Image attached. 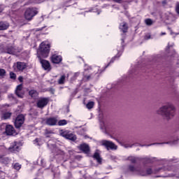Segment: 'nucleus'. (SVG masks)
Wrapping results in <instances>:
<instances>
[{
  "label": "nucleus",
  "mask_w": 179,
  "mask_h": 179,
  "mask_svg": "<svg viewBox=\"0 0 179 179\" xmlns=\"http://www.w3.org/2000/svg\"><path fill=\"white\" fill-rule=\"evenodd\" d=\"M120 29L123 31V33H127L128 30V24L127 23H121L120 24Z\"/></svg>",
  "instance_id": "19"
},
{
  "label": "nucleus",
  "mask_w": 179,
  "mask_h": 179,
  "mask_svg": "<svg viewBox=\"0 0 179 179\" xmlns=\"http://www.w3.org/2000/svg\"><path fill=\"white\" fill-rule=\"evenodd\" d=\"M13 167L15 170H20L22 165L20 164V163H15V164L13 165Z\"/></svg>",
  "instance_id": "29"
},
{
  "label": "nucleus",
  "mask_w": 179,
  "mask_h": 179,
  "mask_svg": "<svg viewBox=\"0 0 179 179\" xmlns=\"http://www.w3.org/2000/svg\"><path fill=\"white\" fill-rule=\"evenodd\" d=\"M37 9H35L34 8L27 9L24 13V17L27 20H31L36 15H37Z\"/></svg>",
  "instance_id": "5"
},
{
  "label": "nucleus",
  "mask_w": 179,
  "mask_h": 179,
  "mask_svg": "<svg viewBox=\"0 0 179 179\" xmlns=\"http://www.w3.org/2000/svg\"><path fill=\"white\" fill-rule=\"evenodd\" d=\"M94 162L98 163V164H101L102 163L101 157H94Z\"/></svg>",
  "instance_id": "27"
},
{
  "label": "nucleus",
  "mask_w": 179,
  "mask_h": 179,
  "mask_svg": "<svg viewBox=\"0 0 179 179\" xmlns=\"http://www.w3.org/2000/svg\"><path fill=\"white\" fill-rule=\"evenodd\" d=\"M18 79H19L20 82H22V80H23L22 76H20V77L18 78Z\"/></svg>",
  "instance_id": "44"
},
{
  "label": "nucleus",
  "mask_w": 179,
  "mask_h": 179,
  "mask_svg": "<svg viewBox=\"0 0 179 179\" xmlns=\"http://www.w3.org/2000/svg\"><path fill=\"white\" fill-rule=\"evenodd\" d=\"M78 149L84 152V153H89L90 152V146L87 143H82L78 146Z\"/></svg>",
  "instance_id": "16"
},
{
  "label": "nucleus",
  "mask_w": 179,
  "mask_h": 179,
  "mask_svg": "<svg viewBox=\"0 0 179 179\" xmlns=\"http://www.w3.org/2000/svg\"><path fill=\"white\" fill-rule=\"evenodd\" d=\"M58 124L60 126H62V125H66L67 121H66V120H60V121H59Z\"/></svg>",
  "instance_id": "31"
},
{
  "label": "nucleus",
  "mask_w": 179,
  "mask_h": 179,
  "mask_svg": "<svg viewBox=\"0 0 179 179\" xmlns=\"http://www.w3.org/2000/svg\"><path fill=\"white\" fill-rule=\"evenodd\" d=\"M4 159L3 157L0 158V162H2L3 163L8 164V161L3 162Z\"/></svg>",
  "instance_id": "42"
},
{
  "label": "nucleus",
  "mask_w": 179,
  "mask_h": 179,
  "mask_svg": "<svg viewBox=\"0 0 179 179\" xmlns=\"http://www.w3.org/2000/svg\"><path fill=\"white\" fill-rule=\"evenodd\" d=\"M101 144L103 146H105V148H106L108 150H116L117 149V145H115V143H114L111 141H101Z\"/></svg>",
  "instance_id": "6"
},
{
  "label": "nucleus",
  "mask_w": 179,
  "mask_h": 179,
  "mask_svg": "<svg viewBox=\"0 0 179 179\" xmlns=\"http://www.w3.org/2000/svg\"><path fill=\"white\" fill-rule=\"evenodd\" d=\"M24 122V117L22 115H17L15 121L16 128H20Z\"/></svg>",
  "instance_id": "9"
},
{
  "label": "nucleus",
  "mask_w": 179,
  "mask_h": 179,
  "mask_svg": "<svg viewBox=\"0 0 179 179\" xmlns=\"http://www.w3.org/2000/svg\"><path fill=\"white\" fill-rule=\"evenodd\" d=\"M92 69V68H89L88 69V66L87 65L85 66V69H84V79L87 78V80H88L90 78V76H87V72L88 71H90Z\"/></svg>",
  "instance_id": "20"
},
{
  "label": "nucleus",
  "mask_w": 179,
  "mask_h": 179,
  "mask_svg": "<svg viewBox=\"0 0 179 179\" xmlns=\"http://www.w3.org/2000/svg\"><path fill=\"white\" fill-rule=\"evenodd\" d=\"M29 95L33 99H36V97H38V92H36V90H30Z\"/></svg>",
  "instance_id": "22"
},
{
  "label": "nucleus",
  "mask_w": 179,
  "mask_h": 179,
  "mask_svg": "<svg viewBox=\"0 0 179 179\" xmlns=\"http://www.w3.org/2000/svg\"><path fill=\"white\" fill-rule=\"evenodd\" d=\"M71 0H66V2H71Z\"/></svg>",
  "instance_id": "52"
},
{
  "label": "nucleus",
  "mask_w": 179,
  "mask_h": 179,
  "mask_svg": "<svg viewBox=\"0 0 179 179\" xmlns=\"http://www.w3.org/2000/svg\"><path fill=\"white\" fill-rule=\"evenodd\" d=\"M9 27V23L6 22H0V30H7Z\"/></svg>",
  "instance_id": "18"
},
{
  "label": "nucleus",
  "mask_w": 179,
  "mask_h": 179,
  "mask_svg": "<svg viewBox=\"0 0 179 179\" xmlns=\"http://www.w3.org/2000/svg\"><path fill=\"white\" fill-rule=\"evenodd\" d=\"M41 64L43 68V69H45V71H51V66H50V64L48 61H46V59H41Z\"/></svg>",
  "instance_id": "11"
},
{
  "label": "nucleus",
  "mask_w": 179,
  "mask_h": 179,
  "mask_svg": "<svg viewBox=\"0 0 179 179\" xmlns=\"http://www.w3.org/2000/svg\"><path fill=\"white\" fill-rule=\"evenodd\" d=\"M145 23L148 25V26H151L153 23L152 20L151 19H146L145 20Z\"/></svg>",
  "instance_id": "30"
},
{
  "label": "nucleus",
  "mask_w": 179,
  "mask_h": 179,
  "mask_svg": "<svg viewBox=\"0 0 179 179\" xmlns=\"http://www.w3.org/2000/svg\"><path fill=\"white\" fill-rule=\"evenodd\" d=\"M52 131H48V129H45V135L46 138H49L50 136V134H52Z\"/></svg>",
  "instance_id": "34"
},
{
  "label": "nucleus",
  "mask_w": 179,
  "mask_h": 179,
  "mask_svg": "<svg viewBox=\"0 0 179 179\" xmlns=\"http://www.w3.org/2000/svg\"><path fill=\"white\" fill-rule=\"evenodd\" d=\"M12 115L11 113L9 112H6V113H3L2 115H1V118L3 120H8V118H10Z\"/></svg>",
  "instance_id": "21"
},
{
  "label": "nucleus",
  "mask_w": 179,
  "mask_h": 179,
  "mask_svg": "<svg viewBox=\"0 0 179 179\" xmlns=\"http://www.w3.org/2000/svg\"><path fill=\"white\" fill-rule=\"evenodd\" d=\"M80 73L78 72H77L76 73H74V76L73 78V79H76V78H77V76H79Z\"/></svg>",
  "instance_id": "41"
},
{
  "label": "nucleus",
  "mask_w": 179,
  "mask_h": 179,
  "mask_svg": "<svg viewBox=\"0 0 179 179\" xmlns=\"http://www.w3.org/2000/svg\"><path fill=\"white\" fill-rule=\"evenodd\" d=\"M48 146H50V143H48Z\"/></svg>",
  "instance_id": "53"
},
{
  "label": "nucleus",
  "mask_w": 179,
  "mask_h": 179,
  "mask_svg": "<svg viewBox=\"0 0 179 179\" xmlns=\"http://www.w3.org/2000/svg\"><path fill=\"white\" fill-rule=\"evenodd\" d=\"M116 2H120L121 0H115Z\"/></svg>",
  "instance_id": "51"
},
{
  "label": "nucleus",
  "mask_w": 179,
  "mask_h": 179,
  "mask_svg": "<svg viewBox=\"0 0 179 179\" xmlns=\"http://www.w3.org/2000/svg\"><path fill=\"white\" fill-rule=\"evenodd\" d=\"M173 45H174L173 43H172L171 44L169 43L167 48H171L172 47H173Z\"/></svg>",
  "instance_id": "40"
},
{
  "label": "nucleus",
  "mask_w": 179,
  "mask_h": 179,
  "mask_svg": "<svg viewBox=\"0 0 179 179\" xmlns=\"http://www.w3.org/2000/svg\"><path fill=\"white\" fill-rule=\"evenodd\" d=\"M7 52L8 54H16L17 51L16 49L15 48V47H9L8 48H7Z\"/></svg>",
  "instance_id": "23"
},
{
  "label": "nucleus",
  "mask_w": 179,
  "mask_h": 179,
  "mask_svg": "<svg viewBox=\"0 0 179 179\" xmlns=\"http://www.w3.org/2000/svg\"><path fill=\"white\" fill-rule=\"evenodd\" d=\"M49 103V99L47 97H41L38 99L36 103V106L38 108H44Z\"/></svg>",
  "instance_id": "7"
},
{
  "label": "nucleus",
  "mask_w": 179,
  "mask_h": 179,
  "mask_svg": "<svg viewBox=\"0 0 179 179\" xmlns=\"http://www.w3.org/2000/svg\"><path fill=\"white\" fill-rule=\"evenodd\" d=\"M101 155V150H96L94 153V157H100Z\"/></svg>",
  "instance_id": "28"
},
{
  "label": "nucleus",
  "mask_w": 179,
  "mask_h": 179,
  "mask_svg": "<svg viewBox=\"0 0 179 179\" xmlns=\"http://www.w3.org/2000/svg\"><path fill=\"white\" fill-rule=\"evenodd\" d=\"M147 173H148V174H151V173H152V170H151V169L148 170Z\"/></svg>",
  "instance_id": "45"
},
{
  "label": "nucleus",
  "mask_w": 179,
  "mask_h": 179,
  "mask_svg": "<svg viewBox=\"0 0 179 179\" xmlns=\"http://www.w3.org/2000/svg\"><path fill=\"white\" fill-rule=\"evenodd\" d=\"M83 131V129H81V131Z\"/></svg>",
  "instance_id": "55"
},
{
  "label": "nucleus",
  "mask_w": 179,
  "mask_h": 179,
  "mask_svg": "<svg viewBox=\"0 0 179 179\" xmlns=\"http://www.w3.org/2000/svg\"><path fill=\"white\" fill-rule=\"evenodd\" d=\"M52 146L54 148L55 150H57V148H56L55 145H52Z\"/></svg>",
  "instance_id": "47"
},
{
  "label": "nucleus",
  "mask_w": 179,
  "mask_h": 179,
  "mask_svg": "<svg viewBox=\"0 0 179 179\" xmlns=\"http://www.w3.org/2000/svg\"><path fill=\"white\" fill-rule=\"evenodd\" d=\"M25 68H27V65L24 62H17V64H15V69L17 71H24Z\"/></svg>",
  "instance_id": "15"
},
{
  "label": "nucleus",
  "mask_w": 179,
  "mask_h": 179,
  "mask_svg": "<svg viewBox=\"0 0 179 179\" xmlns=\"http://www.w3.org/2000/svg\"><path fill=\"white\" fill-rule=\"evenodd\" d=\"M116 141H117V142H119L118 139H116Z\"/></svg>",
  "instance_id": "54"
},
{
  "label": "nucleus",
  "mask_w": 179,
  "mask_h": 179,
  "mask_svg": "<svg viewBox=\"0 0 179 179\" xmlns=\"http://www.w3.org/2000/svg\"><path fill=\"white\" fill-rule=\"evenodd\" d=\"M94 106V101H89L87 104V108L90 110L91 108H93Z\"/></svg>",
  "instance_id": "26"
},
{
  "label": "nucleus",
  "mask_w": 179,
  "mask_h": 179,
  "mask_svg": "<svg viewBox=\"0 0 179 179\" xmlns=\"http://www.w3.org/2000/svg\"><path fill=\"white\" fill-rule=\"evenodd\" d=\"M65 79H66L65 75L62 76L58 80V83L59 85H64V83H65Z\"/></svg>",
  "instance_id": "24"
},
{
  "label": "nucleus",
  "mask_w": 179,
  "mask_h": 179,
  "mask_svg": "<svg viewBox=\"0 0 179 179\" xmlns=\"http://www.w3.org/2000/svg\"><path fill=\"white\" fill-rule=\"evenodd\" d=\"M15 94L17 96V97L23 99L24 96V92L23 90L22 85H18V86H17L15 90Z\"/></svg>",
  "instance_id": "10"
},
{
  "label": "nucleus",
  "mask_w": 179,
  "mask_h": 179,
  "mask_svg": "<svg viewBox=\"0 0 179 179\" xmlns=\"http://www.w3.org/2000/svg\"><path fill=\"white\" fill-rule=\"evenodd\" d=\"M124 40L122 39V45L120 47V48H117V54L116 55H115V57H113V58H111L110 62L108 64V65H106V68H108V66H109V65H110L111 64H113L115 62V61H117V59H119L122 55V53L124 51Z\"/></svg>",
  "instance_id": "4"
},
{
  "label": "nucleus",
  "mask_w": 179,
  "mask_h": 179,
  "mask_svg": "<svg viewBox=\"0 0 179 179\" xmlns=\"http://www.w3.org/2000/svg\"><path fill=\"white\" fill-rule=\"evenodd\" d=\"M51 61L53 64H60L62 61V57L55 54L54 55H52Z\"/></svg>",
  "instance_id": "12"
},
{
  "label": "nucleus",
  "mask_w": 179,
  "mask_h": 179,
  "mask_svg": "<svg viewBox=\"0 0 179 179\" xmlns=\"http://www.w3.org/2000/svg\"><path fill=\"white\" fill-rule=\"evenodd\" d=\"M3 10V6H0V13Z\"/></svg>",
  "instance_id": "46"
},
{
  "label": "nucleus",
  "mask_w": 179,
  "mask_h": 179,
  "mask_svg": "<svg viewBox=\"0 0 179 179\" xmlns=\"http://www.w3.org/2000/svg\"><path fill=\"white\" fill-rule=\"evenodd\" d=\"M10 77L11 79H16V75L15 73H13V72L10 73Z\"/></svg>",
  "instance_id": "37"
},
{
  "label": "nucleus",
  "mask_w": 179,
  "mask_h": 179,
  "mask_svg": "<svg viewBox=\"0 0 179 179\" xmlns=\"http://www.w3.org/2000/svg\"><path fill=\"white\" fill-rule=\"evenodd\" d=\"M35 142H36L37 145H41V139L37 138L35 140Z\"/></svg>",
  "instance_id": "38"
},
{
  "label": "nucleus",
  "mask_w": 179,
  "mask_h": 179,
  "mask_svg": "<svg viewBox=\"0 0 179 179\" xmlns=\"http://www.w3.org/2000/svg\"><path fill=\"white\" fill-rule=\"evenodd\" d=\"M34 179H38V178H34Z\"/></svg>",
  "instance_id": "56"
},
{
  "label": "nucleus",
  "mask_w": 179,
  "mask_h": 179,
  "mask_svg": "<svg viewBox=\"0 0 179 179\" xmlns=\"http://www.w3.org/2000/svg\"><path fill=\"white\" fill-rule=\"evenodd\" d=\"M176 12H177L178 15H179V3H177V5H176Z\"/></svg>",
  "instance_id": "39"
},
{
  "label": "nucleus",
  "mask_w": 179,
  "mask_h": 179,
  "mask_svg": "<svg viewBox=\"0 0 179 179\" xmlns=\"http://www.w3.org/2000/svg\"><path fill=\"white\" fill-rule=\"evenodd\" d=\"M135 162H136V159H132V162H133V163H135Z\"/></svg>",
  "instance_id": "50"
},
{
  "label": "nucleus",
  "mask_w": 179,
  "mask_h": 179,
  "mask_svg": "<svg viewBox=\"0 0 179 179\" xmlns=\"http://www.w3.org/2000/svg\"><path fill=\"white\" fill-rule=\"evenodd\" d=\"M165 17L167 20H173L174 18L173 13H166Z\"/></svg>",
  "instance_id": "25"
},
{
  "label": "nucleus",
  "mask_w": 179,
  "mask_h": 179,
  "mask_svg": "<svg viewBox=\"0 0 179 179\" xmlns=\"http://www.w3.org/2000/svg\"><path fill=\"white\" fill-rule=\"evenodd\" d=\"M3 126L6 127V133L7 135H13V134H15V129L13 125H6V124H3Z\"/></svg>",
  "instance_id": "14"
},
{
  "label": "nucleus",
  "mask_w": 179,
  "mask_h": 179,
  "mask_svg": "<svg viewBox=\"0 0 179 179\" xmlns=\"http://www.w3.org/2000/svg\"><path fill=\"white\" fill-rule=\"evenodd\" d=\"M6 71L5 69H0V76H5Z\"/></svg>",
  "instance_id": "35"
},
{
  "label": "nucleus",
  "mask_w": 179,
  "mask_h": 179,
  "mask_svg": "<svg viewBox=\"0 0 179 179\" xmlns=\"http://www.w3.org/2000/svg\"><path fill=\"white\" fill-rule=\"evenodd\" d=\"M145 38L146 40H149L150 38V34H148L147 36H145Z\"/></svg>",
  "instance_id": "43"
},
{
  "label": "nucleus",
  "mask_w": 179,
  "mask_h": 179,
  "mask_svg": "<svg viewBox=\"0 0 179 179\" xmlns=\"http://www.w3.org/2000/svg\"><path fill=\"white\" fill-rule=\"evenodd\" d=\"M32 2L34 3H43V2H45V0H32Z\"/></svg>",
  "instance_id": "36"
},
{
  "label": "nucleus",
  "mask_w": 179,
  "mask_h": 179,
  "mask_svg": "<svg viewBox=\"0 0 179 179\" xmlns=\"http://www.w3.org/2000/svg\"><path fill=\"white\" fill-rule=\"evenodd\" d=\"M50 44L48 41H43L37 50V57L40 62L43 58H47L50 54Z\"/></svg>",
  "instance_id": "2"
},
{
  "label": "nucleus",
  "mask_w": 179,
  "mask_h": 179,
  "mask_svg": "<svg viewBox=\"0 0 179 179\" xmlns=\"http://www.w3.org/2000/svg\"><path fill=\"white\" fill-rule=\"evenodd\" d=\"M22 146V145L21 142H14L10 145L8 150L12 153H15L16 152H19V150H20Z\"/></svg>",
  "instance_id": "8"
},
{
  "label": "nucleus",
  "mask_w": 179,
  "mask_h": 179,
  "mask_svg": "<svg viewBox=\"0 0 179 179\" xmlns=\"http://www.w3.org/2000/svg\"><path fill=\"white\" fill-rule=\"evenodd\" d=\"M176 108L173 103H166L157 110V114L162 115L166 120H171L176 115Z\"/></svg>",
  "instance_id": "1"
},
{
  "label": "nucleus",
  "mask_w": 179,
  "mask_h": 179,
  "mask_svg": "<svg viewBox=\"0 0 179 179\" xmlns=\"http://www.w3.org/2000/svg\"><path fill=\"white\" fill-rule=\"evenodd\" d=\"M57 122H58V120L55 117H51L50 118H47L46 120L47 125H50V126L57 125Z\"/></svg>",
  "instance_id": "13"
},
{
  "label": "nucleus",
  "mask_w": 179,
  "mask_h": 179,
  "mask_svg": "<svg viewBox=\"0 0 179 179\" xmlns=\"http://www.w3.org/2000/svg\"><path fill=\"white\" fill-rule=\"evenodd\" d=\"M160 36H166V33H161Z\"/></svg>",
  "instance_id": "49"
},
{
  "label": "nucleus",
  "mask_w": 179,
  "mask_h": 179,
  "mask_svg": "<svg viewBox=\"0 0 179 179\" xmlns=\"http://www.w3.org/2000/svg\"><path fill=\"white\" fill-rule=\"evenodd\" d=\"M100 128L102 131H105L106 129L104 122H100Z\"/></svg>",
  "instance_id": "33"
},
{
  "label": "nucleus",
  "mask_w": 179,
  "mask_h": 179,
  "mask_svg": "<svg viewBox=\"0 0 179 179\" xmlns=\"http://www.w3.org/2000/svg\"><path fill=\"white\" fill-rule=\"evenodd\" d=\"M59 134L61 136H63V138L69 139V141H75L77 139V136L73 132L66 129H62V131H59Z\"/></svg>",
  "instance_id": "3"
},
{
  "label": "nucleus",
  "mask_w": 179,
  "mask_h": 179,
  "mask_svg": "<svg viewBox=\"0 0 179 179\" xmlns=\"http://www.w3.org/2000/svg\"><path fill=\"white\" fill-rule=\"evenodd\" d=\"M153 143H151L150 145H141V143H134L133 145L131 143H124L123 146L124 148H133V146H152Z\"/></svg>",
  "instance_id": "17"
},
{
  "label": "nucleus",
  "mask_w": 179,
  "mask_h": 179,
  "mask_svg": "<svg viewBox=\"0 0 179 179\" xmlns=\"http://www.w3.org/2000/svg\"><path fill=\"white\" fill-rule=\"evenodd\" d=\"M169 30H170V31H171V35H173V31L171 30V29L169 27Z\"/></svg>",
  "instance_id": "48"
},
{
  "label": "nucleus",
  "mask_w": 179,
  "mask_h": 179,
  "mask_svg": "<svg viewBox=\"0 0 179 179\" xmlns=\"http://www.w3.org/2000/svg\"><path fill=\"white\" fill-rule=\"evenodd\" d=\"M94 73H101V71H100L99 66H95L94 68Z\"/></svg>",
  "instance_id": "32"
}]
</instances>
